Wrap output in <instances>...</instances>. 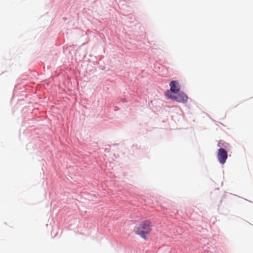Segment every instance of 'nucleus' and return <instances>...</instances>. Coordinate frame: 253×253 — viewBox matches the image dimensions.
Listing matches in <instances>:
<instances>
[{
	"label": "nucleus",
	"mask_w": 253,
	"mask_h": 253,
	"mask_svg": "<svg viewBox=\"0 0 253 253\" xmlns=\"http://www.w3.org/2000/svg\"><path fill=\"white\" fill-rule=\"evenodd\" d=\"M176 94H171L167 92L166 95L170 99L181 103H186L188 100V96L183 92H180L176 93Z\"/></svg>",
	"instance_id": "f03ea898"
},
{
	"label": "nucleus",
	"mask_w": 253,
	"mask_h": 253,
	"mask_svg": "<svg viewBox=\"0 0 253 253\" xmlns=\"http://www.w3.org/2000/svg\"><path fill=\"white\" fill-rule=\"evenodd\" d=\"M217 159L219 162L221 164H224L227 159V152L223 148H220L217 152Z\"/></svg>",
	"instance_id": "7ed1b4c3"
},
{
	"label": "nucleus",
	"mask_w": 253,
	"mask_h": 253,
	"mask_svg": "<svg viewBox=\"0 0 253 253\" xmlns=\"http://www.w3.org/2000/svg\"><path fill=\"white\" fill-rule=\"evenodd\" d=\"M152 229V222L149 220H145L140 222L135 230V233L144 240L147 239L148 235Z\"/></svg>",
	"instance_id": "f257e3e1"
},
{
	"label": "nucleus",
	"mask_w": 253,
	"mask_h": 253,
	"mask_svg": "<svg viewBox=\"0 0 253 253\" xmlns=\"http://www.w3.org/2000/svg\"><path fill=\"white\" fill-rule=\"evenodd\" d=\"M170 91L174 93H177L179 91V87L178 83L175 81H171L169 84Z\"/></svg>",
	"instance_id": "20e7f679"
}]
</instances>
